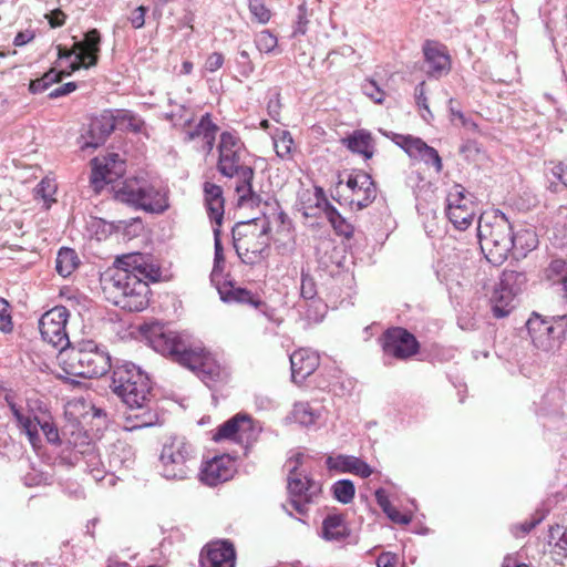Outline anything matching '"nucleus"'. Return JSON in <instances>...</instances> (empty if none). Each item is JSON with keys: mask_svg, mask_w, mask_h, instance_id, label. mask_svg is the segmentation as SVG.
Returning a JSON list of instances; mask_svg holds the SVG:
<instances>
[{"mask_svg": "<svg viewBox=\"0 0 567 567\" xmlns=\"http://www.w3.org/2000/svg\"><path fill=\"white\" fill-rule=\"evenodd\" d=\"M114 272L104 289L112 302L127 311H143L150 302L148 281H156L159 267L151 255L131 252L116 257Z\"/></svg>", "mask_w": 567, "mask_h": 567, "instance_id": "f257e3e1", "label": "nucleus"}, {"mask_svg": "<svg viewBox=\"0 0 567 567\" xmlns=\"http://www.w3.org/2000/svg\"><path fill=\"white\" fill-rule=\"evenodd\" d=\"M141 331L156 352L196 372L208 386L210 383L227 380L229 373L226 367L209 352L188 346L177 332L166 329L158 322L145 324Z\"/></svg>", "mask_w": 567, "mask_h": 567, "instance_id": "f03ea898", "label": "nucleus"}, {"mask_svg": "<svg viewBox=\"0 0 567 567\" xmlns=\"http://www.w3.org/2000/svg\"><path fill=\"white\" fill-rule=\"evenodd\" d=\"M112 389L127 405L124 427L127 431L153 426L158 421L151 406L152 386L148 375L136 364H117L112 375Z\"/></svg>", "mask_w": 567, "mask_h": 567, "instance_id": "7ed1b4c3", "label": "nucleus"}, {"mask_svg": "<svg viewBox=\"0 0 567 567\" xmlns=\"http://www.w3.org/2000/svg\"><path fill=\"white\" fill-rule=\"evenodd\" d=\"M246 147L240 137L233 132H223L218 143V172L226 177L236 178L235 193L240 207L258 206L260 196L252 190L255 172L245 164Z\"/></svg>", "mask_w": 567, "mask_h": 567, "instance_id": "20e7f679", "label": "nucleus"}, {"mask_svg": "<svg viewBox=\"0 0 567 567\" xmlns=\"http://www.w3.org/2000/svg\"><path fill=\"white\" fill-rule=\"evenodd\" d=\"M58 360L62 370L72 377L99 378L111 368L110 354L93 340H82L60 350Z\"/></svg>", "mask_w": 567, "mask_h": 567, "instance_id": "39448f33", "label": "nucleus"}, {"mask_svg": "<svg viewBox=\"0 0 567 567\" xmlns=\"http://www.w3.org/2000/svg\"><path fill=\"white\" fill-rule=\"evenodd\" d=\"M477 235L482 252L495 265H502L513 249L512 225L501 212L481 215Z\"/></svg>", "mask_w": 567, "mask_h": 567, "instance_id": "423d86ee", "label": "nucleus"}, {"mask_svg": "<svg viewBox=\"0 0 567 567\" xmlns=\"http://www.w3.org/2000/svg\"><path fill=\"white\" fill-rule=\"evenodd\" d=\"M269 223L265 219H251L236 224L233 228L234 247L246 265H255L262 260L270 247Z\"/></svg>", "mask_w": 567, "mask_h": 567, "instance_id": "0eeeda50", "label": "nucleus"}, {"mask_svg": "<svg viewBox=\"0 0 567 567\" xmlns=\"http://www.w3.org/2000/svg\"><path fill=\"white\" fill-rule=\"evenodd\" d=\"M115 197L135 208L155 214H162L169 207L166 188L137 178L126 179L116 190Z\"/></svg>", "mask_w": 567, "mask_h": 567, "instance_id": "6e6552de", "label": "nucleus"}, {"mask_svg": "<svg viewBox=\"0 0 567 567\" xmlns=\"http://www.w3.org/2000/svg\"><path fill=\"white\" fill-rule=\"evenodd\" d=\"M195 450L184 436L171 435L163 443L159 454V472L166 480L182 481L188 477L189 464Z\"/></svg>", "mask_w": 567, "mask_h": 567, "instance_id": "1a4fd4ad", "label": "nucleus"}, {"mask_svg": "<svg viewBox=\"0 0 567 567\" xmlns=\"http://www.w3.org/2000/svg\"><path fill=\"white\" fill-rule=\"evenodd\" d=\"M303 455L298 453L295 457L287 461L286 466L288 467V492L290 495V505L299 513L306 514L308 512V505L315 501V498L321 492L320 483L310 478L303 472H299L298 467L302 462Z\"/></svg>", "mask_w": 567, "mask_h": 567, "instance_id": "9d476101", "label": "nucleus"}, {"mask_svg": "<svg viewBox=\"0 0 567 567\" xmlns=\"http://www.w3.org/2000/svg\"><path fill=\"white\" fill-rule=\"evenodd\" d=\"M337 193L340 205L349 206L353 210H361L375 199L377 186L368 173L357 171L349 174L344 183L342 181L338 183Z\"/></svg>", "mask_w": 567, "mask_h": 567, "instance_id": "9b49d317", "label": "nucleus"}, {"mask_svg": "<svg viewBox=\"0 0 567 567\" xmlns=\"http://www.w3.org/2000/svg\"><path fill=\"white\" fill-rule=\"evenodd\" d=\"M526 327L532 343L538 350L549 352L559 348L565 324L558 320V317L545 319L538 313H533Z\"/></svg>", "mask_w": 567, "mask_h": 567, "instance_id": "f8f14e48", "label": "nucleus"}, {"mask_svg": "<svg viewBox=\"0 0 567 567\" xmlns=\"http://www.w3.org/2000/svg\"><path fill=\"white\" fill-rule=\"evenodd\" d=\"M101 37L96 29H92L85 33L84 40L76 41L71 50L58 45L59 59H70L75 56L71 63L70 70L65 71V75H71L72 72L81 68L89 69L97 63V54L100 52Z\"/></svg>", "mask_w": 567, "mask_h": 567, "instance_id": "ddd939ff", "label": "nucleus"}, {"mask_svg": "<svg viewBox=\"0 0 567 567\" xmlns=\"http://www.w3.org/2000/svg\"><path fill=\"white\" fill-rule=\"evenodd\" d=\"M446 215L456 229H467L476 216L473 196L461 185H454L446 197Z\"/></svg>", "mask_w": 567, "mask_h": 567, "instance_id": "4468645a", "label": "nucleus"}, {"mask_svg": "<svg viewBox=\"0 0 567 567\" xmlns=\"http://www.w3.org/2000/svg\"><path fill=\"white\" fill-rule=\"evenodd\" d=\"M68 318L69 311L63 306L47 311L39 320V329L43 341L55 348H61V350L66 349L69 346L65 330Z\"/></svg>", "mask_w": 567, "mask_h": 567, "instance_id": "2eb2a0df", "label": "nucleus"}, {"mask_svg": "<svg viewBox=\"0 0 567 567\" xmlns=\"http://www.w3.org/2000/svg\"><path fill=\"white\" fill-rule=\"evenodd\" d=\"M381 341L384 354L400 360L414 355L419 350L415 337L400 327L388 329Z\"/></svg>", "mask_w": 567, "mask_h": 567, "instance_id": "dca6fc26", "label": "nucleus"}, {"mask_svg": "<svg viewBox=\"0 0 567 567\" xmlns=\"http://www.w3.org/2000/svg\"><path fill=\"white\" fill-rule=\"evenodd\" d=\"M393 142L400 146L411 158L420 159L427 165L434 166L436 173L442 171L443 164L437 151L432 146H429L420 137L394 134Z\"/></svg>", "mask_w": 567, "mask_h": 567, "instance_id": "f3484780", "label": "nucleus"}, {"mask_svg": "<svg viewBox=\"0 0 567 567\" xmlns=\"http://www.w3.org/2000/svg\"><path fill=\"white\" fill-rule=\"evenodd\" d=\"M217 132L218 126L212 121L210 114L206 113L195 125L187 124L184 128V141L196 142L198 150L209 154L214 148Z\"/></svg>", "mask_w": 567, "mask_h": 567, "instance_id": "a211bd4d", "label": "nucleus"}, {"mask_svg": "<svg viewBox=\"0 0 567 567\" xmlns=\"http://www.w3.org/2000/svg\"><path fill=\"white\" fill-rule=\"evenodd\" d=\"M236 551L229 540L208 543L200 553L202 567H235Z\"/></svg>", "mask_w": 567, "mask_h": 567, "instance_id": "6ab92c4d", "label": "nucleus"}, {"mask_svg": "<svg viewBox=\"0 0 567 567\" xmlns=\"http://www.w3.org/2000/svg\"><path fill=\"white\" fill-rule=\"evenodd\" d=\"M315 209H322L324 212L327 219L338 235L346 238H351L353 236V225L349 223L344 217H342L337 208L318 193L316 194V206L303 207V215L306 217L315 216Z\"/></svg>", "mask_w": 567, "mask_h": 567, "instance_id": "aec40b11", "label": "nucleus"}, {"mask_svg": "<svg viewBox=\"0 0 567 567\" xmlns=\"http://www.w3.org/2000/svg\"><path fill=\"white\" fill-rule=\"evenodd\" d=\"M423 54L430 76L439 79L450 72L451 58L445 45L426 41L423 45Z\"/></svg>", "mask_w": 567, "mask_h": 567, "instance_id": "412c9836", "label": "nucleus"}, {"mask_svg": "<svg viewBox=\"0 0 567 567\" xmlns=\"http://www.w3.org/2000/svg\"><path fill=\"white\" fill-rule=\"evenodd\" d=\"M234 473L235 461L229 455L224 454L215 456L204 465L200 480L209 486H216L230 480Z\"/></svg>", "mask_w": 567, "mask_h": 567, "instance_id": "4be33fe9", "label": "nucleus"}, {"mask_svg": "<svg viewBox=\"0 0 567 567\" xmlns=\"http://www.w3.org/2000/svg\"><path fill=\"white\" fill-rule=\"evenodd\" d=\"M320 358L310 349L296 350L290 355L291 379L295 383H302L319 367Z\"/></svg>", "mask_w": 567, "mask_h": 567, "instance_id": "5701e85b", "label": "nucleus"}, {"mask_svg": "<svg viewBox=\"0 0 567 567\" xmlns=\"http://www.w3.org/2000/svg\"><path fill=\"white\" fill-rule=\"evenodd\" d=\"M116 126L113 115L104 114L91 121L82 148H96L102 145Z\"/></svg>", "mask_w": 567, "mask_h": 567, "instance_id": "b1692460", "label": "nucleus"}, {"mask_svg": "<svg viewBox=\"0 0 567 567\" xmlns=\"http://www.w3.org/2000/svg\"><path fill=\"white\" fill-rule=\"evenodd\" d=\"M327 465L330 470H336L341 473H351L362 478L369 477L373 470L363 460L353 455H337L327 458Z\"/></svg>", "mask_w": 567, "mask_h": 567, "instance_id": "393cba45", "label": "nucleus"}, {"mask_svg": "<svg viewBox=\"0 0 567 567\" xmlns=\"http://www.w3.org/2000/svg\"><path fill=\"white\" fill-rule=\"evenodd\" d=\"M93 163L94 168L91 177L93 184H97L100 182H104L106 184L112 183L124 172V165L120 159L118 154H110L109 157L105 158L104 164H97V158H95Z\"/></svg>", "mask_w": 567, "mask_h": 567, "instance_id": "a878e982", "label": "nucleus"}, {"mask_svg": "<svg viewBox=\"0 0 567 567\" xmlns=\"http://www.w3.org/2000/svg\"><path fill=\"white\" fill-rule=\"evenodd\" d=\"M205 204L210 219L217 225L221 224L224 217V196L223 188L214 183L204 184Z\"/></svg>", "mask_w": 567, "mask_h": 567, "instance_id": "bb28decb", "label": "nucleus"}, {"mask_svg": "<svg viewBox=\"0 0 567 567\" xmlns=\"http://www.w3.org/2000/svg\"><path fill=\"white\" fill-rule=\"evenodd\" d=\"M547 545L551 558L563 564L567 559V526H551L548 530Z\"/></svg>", "mask_w": 567, "mask_h": 567, "instance_id": "cd10ccee", "label": "nucleus"}, {"mask_svg": "<svg viewBox=\"0 0 567 567\" xmlns=\"http://www.w3.org/2000/svg\"><path fill=\"white\" fill-rule=\"evenodd\" d=\"M321 536L328 542H342L349 536L344 517L341 514H329L322 522Z\"/></svg>", "mask_w": 567, "mask_h": 567, "instance_id": "c85d7f7f", "label": "nucleus"}, {"mask_svg": "<svg viewBox=\"0 0 567 567\" xmlns=\"http://www.w3.org/2000/svg\"><path fill=\"white\" fill-rule=\"evenodd\" d=\"M342 143L353 153L362 155L365 159L373 156L374 145L372 135L364 131H354L351 135L342 140Z\"/></svg>", "mask_w": 567, "mask_h": 567, "instance_id": "c756f323", "label": "nucleus"}, {"mask_svg": "<svg viewBox=\"0 0 567 567\" xmlns=\"http://www.w3.org/2000/svg\"><path fill=\"white\" fill-rule=\"evenodd\" d=\"M220 299L225 302L247 303L258 307L260 301L251 291L235 286L233 282H225L217 287Z\"/></svg>", "mask_w": 567, "mask_h": 567, "instance_id": "7c9ffc66", "label": "nucleus"}, {"mask_svg": "<svg viewBox=\"0 0 567 567\" xmlns=\"http://www.w3.org/2000/svg\"><path fill=\"white\" fill-rule=\"evenodd\" d=\"M516 295L498 284L491 297L492 311L494 317L504 318L515 308Z\"/></svg>", "mask_w": 567, "mask_h": 567, "instance_id": "2f4dec72", "label": "nucleus"}, {"mask_svg": "<svg viewBox=\"0 0 567 567\" xmlns=\"http://www.w3.org/2000/svg\"><path fill=\"white\" fill-rule=\"evenodd\" d=\"M9 408L14 416L18 426L27 434L30 443L35 446L40 442L37 416L24 414L23 410L14 402H9Z\"/></svg>", "mask_w": 567, "mask_h": 567, "instance_id": "473e14b6", "label": "nucleus"}, {"mask_svg": "<svg viewBox=\"0 0 567 567\" xmlns=\"http://www.w3.org/2000/svg\"><path fill=\"white\" fill-rule=\"evenodd\" d=\"M544 279L551 286L560 287L564 297H567V261L560 258L553 259L544 269Z\"/></svg>", "mask_w": 567, "mask_h": 567, "instance_id": "72a5a7b5", "label": "nucleus"}, {"mask_svg": "<svg viewBox=\"0 0 567 567\" xmlns=\"http://www.w3.org/2000/svg\"><path fill=\"white\" fill-rule=\"evenodd\" d=\"M512 251L516 257L525 256L538 245L536 233L533 229H520L517 233L512 231Z\"/></svg>", "mask_w": 567, "mask_h": 567, "instance_id": "f704fd0d", "label": "nucleus"}, {"mask_svg": "<svg viewBox=\"0 0 567 567\" xmlns=\"http://www.w3.org/2000/svg\"><path fill=\"white\" fill-rule=\"evenodd\" d=\"M239 419L237 443L247 447L257 441L261 429L257 426L251 417L246 414H239Z\"/></svg>", "mask_w": 567, "mask_h": 567, "instance_id": "c9c22d12", "label": "nucleus"}, {"mask_svg": "<svg viewBox=\"0 0 567 567\" xmlns=\"http://www.w3.org/2000/svg\"><path fill=\"white\" fill-rule=\"evenodd\" d=\"M79 257L74 249L63 247L59 250L56 260H55V269L59 275L66 278L69 277L78 267Z\"/></svg>", "mask_w": 567, "mask_h": 567, "instance_id": "e433bc0d", "label": "nucleus"}, {"mask_svg": "<svg viewBox=\"0 0 567 567\" xmlns=\"http://www.w3.org/2000/svg\"><path fill=\"white\" fill-rule=\"evenodd\" d=\"M292 417L303 426L316 424L320 412L308 402H298L293 405Z\"/></svg>", "mask_w": 567, "mask_h": 567, "instance_id": "4c0bfd02", "label": "nucleus"}, {"mask_svg": "<svg viewBox=\"0 0 567 567\" xmlns=\"http://www.w3.org/2000/svg\"><path fill=\"white\" fill-rule=\"evenodd\" d=\"M499 284L517 296L525 289L527 277L523 271L506 269L503 271Z\"/></svg>", "mask_w": 567, "mask_h": 567, "instance_id": "58836bf2", "label": "nucleus"}, {"mask_svg": "<svg viewBox=\"0 0 567 567\" xmlns=\"http://www.w3.org/2000/svg\"><path fill=\"white\" fill-rule=\"evenodd\" d=\"M65 76V70L56 71L51 69L42 78L31 81L29 90L33 94L47 91L53 83L60 82Z\"/></svg>", "mask_w": 567, "mask_h": 567, "instance_id": "ea45409f", "label": "nucleus"}, {"mask_svg": "<svg viewBox=\"0 0 567 567\" xmlns=\"http://www.w3.org/2000/svg\"><path fill=\"white\" fill-rule=\"evenodd\" d=\"M254 43L260 53L272 54L276 53L278 39L270 30L265 29L256 33Z\"/></svg>", "mask_w": 567, "mask_h": 567, "instance_id": "a19ab883", "label": "nucleus"}, {"mask_svg": "<svg viewBox=\"0 0 567 567\" xmlns=\"http://www.w3.org/2000/svg\"><path fill=\"white\" fill-rule=\"evenodd\" d=\"M331 489L334 498L342 504L351 503L355 493L354 484L350 480L337 481Z\"/></svg>", "mask_w": 567, "mask_h": 567, "instance_id": "79ce46f5", "label": "nucleus"}, {"mask_svg": "<svg viewBox=\"0 0 567 567\" xmlns=\"http://www.w3.org/2000/svg\"><path fill=\"white\" fill-rule=\"evenodd\" d=\"M56 192V184L54 179L43 178L34 189L35 198H41L47 208L55 202L54 194Z\"/></svg>", "mask_w": 567, "mask_h": 567, "instance_id": "37998d69", "label": "nucleus"}, {"mask_svg": "<svg viewBox=\"0 0 567 567\" xmlns=\"http://www.w3.org/2000/svg\"><path fill=\"white\" fill-rule=\"evenodd\" d=\"M239 414L235 415L230 420L223 423L217 432L214 434V440L219 442L221 440H233L237 442L238 439V423H239Z\"/></svg>", "mask_w": 567, "mask_h": 567, "instance_id": "c03bdc74", "label": "nucleus"}, {"mask_svg": "<svg viewBox=\"0 0 567 567\" xmlns=\"http://www.w3.org/2000/svg\"><path fill=\"white\" fill-rule=\"evenodd\" d=\"M272 140L276 154L280 158H288L293 145L291 134L288 131H280L278 135L272 137Z\"/></svg>", "mask_w": 567, "mask_h": 567, "instance_id": "a18cd8bd", "label": "nucleus"}, {"mask_svg": "<svg viewBox=\"0 0 567 567\" xmlns=\"http://www.w3.org/2000/svg\"><path fill=\"white\" fill-rule=\"evenodd\" d=\"M215 255H214V267L210 274V280L215 282V280L221 275L224 270L225 257L224 250L221 246V241L219 239V233L215 229Z\"/></svg>", "mask_w": 567, "mask_h": 567, "instance_id": "49530a36", "label": "nucleus"}, {"mask_svg": "<svg viewBox=\"0 0 567 567\" xmlns=\"http://www.w3.org/2000/svg\"><path fill=\"white\" fill-rule=\"evenodd\" d=\"M249 11L254 19L261 24H266L271 18V12L264 4L262 0H250Z\"/></svg>", "mask_w": 567, "mask_h": 567, "instance_id": "de8ad7c7", "label": "nucleus"}, {"mask_svg": "<svg viewBox=\"0 0 567 567\" xmlns=\"http://www.w3.org/2000/svg\"><path fill=\"white\" fill-rule=\"evenodd\" d=\"M236 66L238 73L244 78H249L255 71V64L250 60V55L246 50H239L236 58Z\"/></svg>", "mask_w": 567, "mask_h": 567, "instance_id": "09e8293b", "label": "nucleus"}, {"mask_svg": "<svg viewBox=\"0 0 567 567\" xmlns=\"http://www.w3.org/2000/svg\"><path fill=\"white\" fill-rule=\"evenodd\" d=\"M70 443L74 446L76 452L81 454L90 453L94 450L92 443L89 441L87 435L81 431L78 433H72Z\"/></svg>", "mask_w": 567, "mask_h": 567, "instance_id": "8fccbe9b", "label": "nucleus"}, {"mask_svg": "<svg viewBox=\"0 0 567 567\" xmlns=\"http://www.w3.org/2000/svg\"><path fill=\"white\" fill-rule=\"evenodd\" d=\"M38 427H40L45 435L48 442L58 443L60 442L59 431L56 426L49 419L37 417Z\"/></svg>", "mask_w": 567, "mask_h": 567, "instance_id": "3c124183", "label": "nucleus"}, {"mask_svg": "<svg viewBox=\"0 0 567 567\" xmlns=\"http://www.w3.org/2000/svg\"><path fill=\"white\" fill-rule=\"evenodd\" d=\"M363 93L373 102L381 104L384 100V92L373 80H367L362 85Z\"/></svg>", "mask_w": 567, "mask_h": 567, "instance_id": "603ef678", "label": "nucleus"}, {"mask_svg": "<svg viewBox=\"0 0 567 567\" xmlns=\"http://www.w3.org/2000/svg\"><path fill=\"white\" fill-rule=\"evenodd\" d=\"M116 124L121 122L122 124L126 125L127 128L132 130L133 132H140L144 125L143 121L135 116L134 114L130 112L123 113L122 116L115 117Z\"/></svg>", "mask_w": 567, "mask_h": 567, "instance_id": "864d4df0", "label": "nucleus"}, {"mask_svg": "<svg viewBox=\"0 0 567 567\" xmlns=\"http://www.w3.org/2000/svg\"><path fill=\"white\" fill-rule=\"evenodd\" d=\"M0 321L2 322L1 330L4 332L11 331L12 321L10 315V305L7 300L0 298Z\"/></svg>", "mask_w": 567, "mask_h": 567, "instance_id": "5fc2aeb1", "label": "nucleus"}, {"mask_svg": "<svg viewBox=\"0 0 567 567\" xmlns=\"http://www.w3.org/2000/svg\"><path fill=\"white\" fill-rule=\"evenodd\" d=\"M308 18H307V9L305 4H300L298 7V14L296 20V25L293 30V34H305L307 32V25H308Z\"/></svg>", "mask_w": 567, "mask_h": 567, "instance_id": "6e6d98bb", "label": "nucleus"}, {"mask_svg": "<svg viewBox=\"0 0 567 567\" xmlns=\"http://www.w3.org/2000/svg\"><path fill=\"white\" fill-rule=\"evenodd\" d=\"M400 557L391 551H383L377 558L378 567H398Z\"/></svg>", "mask_w": 567, "mask_h": 567, "instance_id": "4d7b16f0", "label": "nucleus"}, {"mask_svg": "<svg viewBox=\"0 0 567 567\" xmlns=\"http://www.w3.org/2000/svg\"><path fill=\"white\" fill-rule=\"evenodd\" d=\"M224 55L219 52H213L205 61V70L208 72H215L219 70L224 64Z\"/></svg>", "mask_w": 567, "mask_h": 567, "instance_id": "13d9d810", "label": "nucleus"}, {"mask_svg": "<svg viewBox=\"0 0 567 567\" xmlns=\"http://www.w3.org/2000/svg\"><path fill=\"white\" fill-rule=\"evenodd\" d=\"M300 292L302 298L311 300L316 295L315 282L309 277L302 274Z\"/></svg>", "mask_w": 567, "mask_h": 567, "instance_id": "bf43d9fd", "label": "nucleus"}, {"mask_svg": "<svg viewBox=\"0 0 567 567\" xmlns=\"http://www.w3.org/2000/svg\"><path fill=\"white\" fill-rule=\"evenodd\" d=\"M147 12V8L144 6H140L134 9L130 17V22L133 28L140 29L145 24V14Z\"/></svg>", "mask_w": 567, "mask_h": 567, "instance_id": "052dcab7", "label": "nucleus"}, {"mask_svg": "<svg viewBox=\"0 0 567 567\" xmlns=\"http://www.w3.org/2000/svg\"><path fill=\"white\" fill-rule=\"evenodd\" d=\"M384 513L393 523L396 524L408 525L412 520L411 515L400 513L394 506H391Z\"/></svg>", "mask_w": 567, "mask_h": 567, "instance_id": "680f3d73", "label": "nucleus"}, {"mask_svg": "<svg viewBox=\"0 0 567 567\" xmlns=\"http://www.w3.org/2000/svg\"><path fill=\"white\" fill-rule=\"evenodd\" d=\"M415 100L419 107H422L426 113L432 116V113L427 105V99L425 96V82H421L415 87Z\"/></svg>", "mask_w": 567, "mask_h": 567, "instance_id": "e2e57ef3", "label": "nucleus"}, {"mask_svg": "<svg viewBox=\"0 0 567 567\" xmlns=\"http://www.w3.org/2000/svg\"><path fill=\"white\" fill-rule=\"evenodd\" d=\"M551 173L567 188V161L554 164Z\"/></svg>", "mask_w": 567, "mask_h": 567, "instance_id": "0e129e2a", "label": "nucleus"}, {"mask_svg": "<svg viewBox=\"0 0 567 567\" xmlns=\"http://www.w3.org/2000/svg\"><path fill=\"white\" fill-rule=\"evenodd\" d=\"M279 96V93H276L267 103L268 115L276 122H279L281 107Z\"/></svg>", "mask_w": 567, "mask_h": 567, "instance_id": "69168bd1", "label": "nucleus"}, {"mask_svg": "<svg viewBox=\"0 0 567 567\" xmlns=\"http://www.w3.org/2000/svg\"><path fill=\"white\" fill-rule=\"evenodd\" d=\"M76 83L75 82H69V83H65L54 90H52L50 93H49V97L50 99H56V97H60V96H64V95H68L70 93H72L73 91L76 90Z\"/></svg>", "mask_w": 567, "mask_h": 567, "instance_id": "338daca9", "label": "nucleus"}, {"mask_svg": "<svg viewBox=\"0 0 567 567\" xmlns=\"http://www.w3.org/2000/svg\"><path fill=\"white\" fill-rule=\"evenodd\" d=\"M555 226L556 228H564L563 239H567V207H560L558 209Z\"/></svg>", "mask_w": 567, "mask_h": 567, "instance_id": "774afa93", "label": "nucleus"}]
</instances>
